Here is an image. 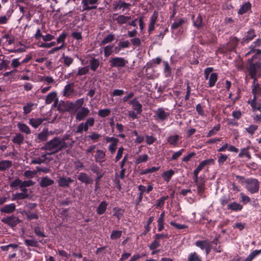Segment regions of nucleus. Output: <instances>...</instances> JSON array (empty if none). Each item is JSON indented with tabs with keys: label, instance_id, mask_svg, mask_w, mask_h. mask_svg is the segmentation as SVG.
<instances>
[{
	"label": "nucleus",
	"instance_id": "423d86ee",
	"mask_svg": "<svg viewBox=\"0 0 261 261\" xmlns=\"http://www.w3.org/2000/svg\"><path fill=\"white\" fill-rule=\"evenodd\" d=\"M2 221L12 227L16 226L20 222V220L19 219L18 217L14 215L3 218Z\"/></svg>",
	"mask_w": 261,
	"mask_h": 261
},
{
	"label": "nucleus",
	"instance_id": "052dcab7",
	"mask_svg": "<svg viewBox=\"0 0 261 261\" xmlns=\"http://www.w3.org/2000/svg\"><path fill=\"white\" fill-rule=\"evenodd\" d=\"M168 198V196H163L160 199L158 200L157 202L156 203V206L157 207H162L164 204L165 201Z\"/></svg>",
	"mask_w": 261,
	"mask_h": 261
},
{
	"label": "nucleus",
	"instance_id": "e2e57ef3",
	"mask_svg": "<svg viewBox=\"0 0 261 261\" xmlns=\"http://www.w3.org/2000/svg\"><path fill=\"white\" fill-rule=\"evenodd\" d=\"M25 244L29 246L37 247L38 246V241L33 240H25Z\"/></svg>",
	"mask_w": 261,
	"mask_h": 261
},
{
	"label": "nucleus",
	"instance_id": "9b49d317",
	"mask_svg": "<svg viewBox=\"0 0 261 261\" xmlns=\"http://www.w3.org/2000/svg\"><path fill=\"white\" fill-rule=\"evenodd\" d=\"M259 65L258 63H250L249 66V74L251 79L254 80L253 84H255V82L256 81V79L255 78V75L256 74V68L258 67Z\"/></svg>",
	"mask_w": 261,
	"mask_h": 261
},
{
	"label": "nucleus",
	"instance_id": "72a5a7b5",
	"mask_svg": "<svg viewBox=\"0 0 261 261\" xmlns=\"http://www.w3.org/2000/svg\"><path fill=\"white\" fill-rule=\"evenodd\" d=\"M243 206L241 204L233 202L228 205V208L232 211H240L242 209Z\"/></svg>",
	"mask_w": 261,
	"mask_h": 261
},
{
	"label": "nucleus",
	"instance_id": "a211bd4d",
	"mask_svg": "<svg viewBox=\"0 0 261 261\" xmlns=\"http://www.w3.org/2000/svg\"><path fill=\"white\" fill-rule=\"evenodd\" d=\"M105 156V152L102 150L98 149L96 150V154L95 155V161L101 164L104 161Z\"/></svg>",
	"mask_w": 261,
	"mask_h": 261
},
{
	"label": "nucleus",
	"instance_id": "c756f323",
	"mask_svg": "<svg viewBox=\"0 0 261 261\" xmlns=\"http://www.w3.org/2000/svg\"><path fill=\"white\" fill-rule=\"evenodd\" d=\"M12 141L14 143L20 145L23 143L24 137L21 134H17L15 136L13 137Z\"/></svg>",
	"mask_w": 261,
	"mask_h": 261
},
{
	"label": "nucleus",
	"instance_id": "58836bf2",
	"mask_svg": "<svg viewBox=\"0 0 261 261\" xmlns=\"http://www.w3.org/2000/svg\"><path fill=\"white\" fill-rule=\"evenodd\" d=\"M244 155H245L248 159H251V157L248 151V147L244 148L241 149L240 152L239 154V157L242 158Z\"/></svg>",
	"mask_w": 261,
	"mask_h": 261
},
{
	"label": "nucleus",
	"instance_id": "a18cd8bd",
	"mask_svg": "<svg viewBox=\"0 0 261 261\" xmlns=\"http://www.w3.org/2000/svg\"><path fill=\"white\" fill-rule=\"evenodd\" d=\"M111 113V110L109 109H101L98 111V114L101 117H106Z\"/></svg>",
	"mask_w": 261,
	"mask_h": 261
},
{
	"label": "nucleus",
	"instance_id": "f03ea898",
	"mask_svg": "<svg viewBox=\"0 0 261 261\" xmlns=\"http://www.w3.org/2000/svg\"><path fill=\"white\" fill-rule=\"evenodd\" d=\"M246 187L248 191L253 194L258 191L259 188V182L257 179L250 178L245 180Z\"/></svg>",
	"mask_w": 261,
	"mask_h": 261
},
{
	"label": "nucleus",
	"instance_id": "37998d69",
	"mask_svg": "<svg viewBox=\"0 0 261 261\" xmlns=\"http://www.w3.org/2000/svg\"><path fill=\"white\" fill-rule=\"evenodd\" d=\"M148 156L147 154H143L142 155H140L137 159L135 160L136 164H139L142 162H145L148 160Z\"/></svg>",
	"mask_w": 261,
	"mask_h": 261
},
{
	"label": "nucleus",
	"instance_id": "f8f14e48",
	"mask_svg": "<svg viewBox=\"0 0 261 261\" xmlns=\"http://www.w3.org/2000/svg\"><path fill=\"white\" fill-rule=\"evenodd\" d=\"M73 182V180L70 177H60L58 180V186L62 188H67L70 183Z\"/></svg>",
	"mask_w": 261,
	"mask_h": 261
},
{
	"label": "nucleus",
	"instance_id": "412c9836",
	"mask_svg": "<svg viewBox=\"0 0 261 261\" xmlns=\"http://www.w3.org/2000/svg\"><path fill=\"white\" fill-rule=\"evenodd\" d=\"M194 182L197 186L198 193L200 194H202L204 190L205 181L202 179L198 180V177H197L196 180V178H194Z\"/></svg>",
	"mask_w": 261,
	"mask_h": 261
},
{
	"label": "nucleus",
	"instance_id": "39448f33",
	"mask_svg": "<svg viewBox=\"0 0 261 261\" xmlns=\"http://www.w3.org/2000/svg\"><path fill=\"white\" fill-rule=\"evenodd\" d=\"M75 119L77 121H82L85 119L89 114L90 110L86 107H82L76 110Z\"/></svg>",
	"mask_w": 261,
	"mask_h": 261
},
{
	"label": "nucleus",
	"instance_id": "20e7f679",
	"mask_svg": "<svg viewBox=\"0 0 261 261\" xmlns=\"http://www.w3.org/2000/svg\"><path fill=\"white\" fill-rule=\"evenodd\" d=\"M109 62L111 67L122 68L128 63V61L123 58L115 57L111 59Z\"/></svg>",
	"mask_w": 261,
	"mask_h": 261
},
{
	"label": "nucleus",
	"instance_id": "8fccbe9b",
	"mask_svg": "<svg viewBox=\"0 0 261 261\" xmlns=\"http://www.w3.org/2000/svg\"><path fill=\"white\" fill-rule=\"evenodd\" d=\"M113 48V45H107L104 48L105 57H108L112 54Z\"/></svg>",
	"mask_w": 261,
	"mask_h": 261
},
{
	"label": "nucleus",
	"instance_id": "3c124183",
	"mask_svg": "<svg viewBox=\"0 0 261 261\" xmlns=\"http://www.w3.org/2000/svg\"><path fill=\"white\" fill-rule=\"evenodd\" d=\"M101 135L97 133L93 132L90 135L88 136V138L93 142H96L99 140Z\"/></svg>",
	"mask_w": 261,
	"mask_h": 261
},
{
	"label": "nucleus",
	"instance_id": "79ce46f5",
	"mask_svg": "<svg viewBox=\"0 0 261 261\" xmlns=\"http://www.w3.org/2000/svg\"><path fill=\"white\" fill-rule=\"evenodd\" d=\"M34 105L33 103L29 102L27 105L24 106L23 107L24 114L26 115L30 113L32 110V107Z\"/></svg>",
	"mask_w": 261,
	"mask_h": 261
},
{
	"label": "nucleus",
	"instance_id": "bb28decb",
	"mask_svg": "<svg viewBox=\"0 0 261 261\" xmlns=\"http://www.w3.org/2000/svg\"><path fill=\"white\" fill-rule=\"evenodd\" d=\"M30 195L28 193H17L12 195V200H18L24 199L29 198Z\"/></svg>",
	"mask_w": 261,
	"mask_h": 261
},
{
	"label": "nucleus",
	"instance_id": "4468645a",
	"mask_svg": "<svg viewBox=\"0 0 261 261\" xmlns=\"http://www.w3.org/2000/svg\"><path fill=\"white\" fill-rule=\"evenodd\" d=\"M16 210V205L15 203H10L5 205L4 207L0 209L2 213L11 214Z\"/></svg>",
	"mask_w": 261,
	"mask_h": 261
},
{
	"label": "nucleus",
	"instance_id": "dca6fc26",
	"mask_svg": "<svg viewBox=\"0 0 261 261\" xmlns=\"http://www.w3.org/2000/svg\"><path fill=\"white\" fill-rule=\"evenodd\" d=\"M155 114L158 117L159 119L162 121L167 119L170 115L169 112H166L165 110L162 108L158 109Z\"/></svg>",
	"mask_w": 261,
	"mask_h": 261
},
{
	"label": "nucleus",
	"instance_id": "c9c22d12",
	"mask_svg": "<svg viewBox=\"0 0 261 261\" xmlns=\"http://www.w3.org/2000/svg\"><path fill=\"white\" fill-rule=\"evenodd\" d=\"M179 140V137L177 135H175L174 136H172L169 137L168 138V142L171 145L175 146L178 141Z\"/></svg>",
	"mask_w": 261,
	"mask_h": 261
},
{
	"label": "nucleus",
	"instance_id": "5fc2aeb1",
	"mask_svg": "<svg viewBox=\"0 0 261 261\" xmlns=\"http://www.w3.org/2000/svg\"><path fill=\"white\" fill-rule=\"evenodd\" d=\"M62 59L63 60V63L65 66L68 67L72 64L73 62V59L72 58L69 57L68 56H63Z\"/></svg>",
	"mask_w": 261,
	"mask_h": 261
},
{
	"label": "nucleus",
	"instance_id": "f257e3e1",
	"mask_svg": "<svg viewBox=\"0 0 261 261\" xmlns=\"http://www.w3.org/2000/svg\"><path fill=\"white\" fill-rule=\"evenodd\" d=\"M68 138V136H65L63 138L55 137L53 139L47 142L45 145L41 148V150L47 151L49 155L54 154L63 148H66L67 145L65 140Z\"/></svg>",
	"mask_w": 261,
	"mask_h": 261
},
{
	"label": "nucleus",
	"instance_id": "f704fd0d",
	"mask_svg": "<svg viewBox=\"0 0 261 261\" xmlns=\"http://www.w3.org/2000/svg\"><path fill=\"white\" fill-rule=\"evenodd\" d=\"M84 102V98H80L73 102V110H77L83 107Z\"/></svg>",
	"mask_w": 261,
	"mask_h": 261
},
{
	"label": "nucleus",
	"instance_id": "0eeeda50",
	"mask_svg": "<svg viewBox=\"0 0 261 261\" xmlns=\"http://www.w3.org/2000/svg\"><path fill=\"white\" fill-rule=\"evenodd\" d=\"M214 163V160L211 159L206 160H204L200 162L196 169L194 171L193 174L194 178L197 179V178L198 177V173L203 168L207 165L213 164Z\"/></svg>",
	"mask_w": 261,
	"mask_h": 261
},
{
	"label": "nucleus",
	"instance_id": "c85d7f7f",
	"mask_svg": "<svg viewBox=\"0 0 261 261\" xmlns=\"http://www.w3.org/2000/svg\"><path fill=\"white\" fill-rule=\"evenodd\" d=\"M251 8V5L249 2L245 3L241 6L239 10L238 13L240 15H242L247 12Z\"/></svg>",
	"mask_w": 261,
	"mask_h": 261
},
{
	"label": "nucleus",
	"instance_id": "338daca9",
	"mask_svg": "<svg viewBox=\"0 0 261 261\" xmlns=\"http://www.w3.org/2000/svg\"><path fill=\"white\" fill-rule=\"evenodd\" d=\"M34 232L37 236L39 237L43 238L46 237V236L44 234V232L40 229V228L39 227H36L34 228Z\"/></svg>",
	"mask_w": 261,
	"mask_h": 261
},
{
	"label": "nucleus",
	"instance_id": "ea45409f",
	"mask_svg": "<svg viewBox=\"0 0 261 261\" xmlns=\"http://www.w3.org/2000/svg\"><path fill=\"white\" fill-rule=\"evenodd\" d=\"M187 261H201V258L195 252L189 254Z\"/></svg>",
	"mask_w": 261,
	"mask_h": 261
},
{
	"label": "nucleus",
	"instance_id": "4be33fe9",
	"mask_svg": "<svg viewBox=\"0 0 261 261\" xmlns=\"http://www.w3.org/2000/svg\"><path fill=\"white\" fill-rule=\"evenodd\" d=\"M45 120L43 118H31L29 120V123L34 128H37Z\"/></svg>",
	"mask_w": 261,
	"mask_h": 261
},
{
	"label": "nucleus",
	"instance_id": "69168bd1",
	"mask_svg": "<svg viewBox=\"0 0 261 261\" xmlns=\"http://www.w3.org/2000/svg\"><path fill=\"white\" fill-rule=\"evenodd\" d=\"M258 126L255 125H251L248 128H246V131L250 134L253 135L255 131L257 129Z\"/></svg>",
	"mask_w": 261,
	"mask_h": 261
},
{
	"label": "nucleus",
	"instance_id": "cd10ccee",
	"mask_svg": "<svg viewBox=\"0 0 261 261\" xmlns=\"http://www.w3.org/2000/svg\"><path fill=\"white\" fill-rule=\"evenodd\" d=\"M107 205H108V203H107L106 201H102L99 204V205H98V206L96 210L97 213L99 215L103 214L105 212V211L107 209Z\"/></svg>",
	"mask_w": 261,
	"mask_h": 261
},
{
	"label": "nucleus",
	"instance_id": "c03bdc74",
	"mask_svg": "<svg viewBox=\"0 0 261 261\" xmlns=\"http://www.w3.org/2000/svg\"><path fill=\"white\" fill-rule=\"evenodd\" d=\"M114 39V35L109 34L105 37L101 42V45H105L108 43L112 42Z\"/></svg>",
	"mask_w": 261,
	"mask_h": 261
},
{
	"label": "nucleus",
	"instance_id": "774afa93",
	"mask_svg": "<svg viewBox=\"0 0 261 261\" xmlns=\"http://www.w3.org/2000/svg\"><path fill=\"white\" fill-rule=\"evenodd\" d=\"M252 93L254 95H256L257 94H259L261 95V88H259L258 84L254 85L252 89Z\"/></svg>",
	"mask_w": 261,
	"mask_h": 261
},
{
	"label": "nucleus",
	"instance_id": "a878e982",
	"mask_svg": "<svg viewBox=\"0 0 261 261\" xmlns=\"http://www.w3.org/2000/svg\"><path fill=\"white\" fill-rule=\"evenodd\" d=\"M48 133L47 130H43L37 135V139L39 140L38 142L46 141L48 137Z\"/></svg>",
	"mask_w": 261,
	"mask_h": 261
},
{
	"label": "nucleus",
	"instance_id": "a19ab883",
	"mask_svg": "<svg viewBox=\"0 0 261 261\" xmlns=\"http://www.w3.org/2000/svg\"><path fill=\"white\" fill-rule=\"evenodd\" d=\"M21 184L22 181L19 178H16L11 182L10 186L12 189H17L18 187L20 188Z\"/></svg>",
	"mask_w": 261,
	"mask_h": 261
},
{
	"label": "nucleus",
	"instance_id": "aec40b11",
	"mask_svg": "<svg viewBox=\"0 0 261 261\" xmlns=\"http://www.w3.org/2000/svg\"><path fill=\"white\" fill-rule=\"evenodd\" d=\"M131 16H130L120 15L115 18V20L117 21L119 25H122L128 22L131 19Z\"/></svg>",
	"mask_w": 261,
	"mask_h": 261
},
{
	"label": "nucleus",
	"instance_id": "09e8293b",
	"mask_svg": "<svg viewBox=\"0 0 261 261\" xmlns=\"http://www.w3.org/2000/svg\"><path fill=\"white\" fill-rule=\"evenodd\" d=\"M122 231L121 230H113L110 236L112 240L117 239L121 236Z\"/></svg>",
	"mask_w": 261,
	"mask_h": 261
},
{
	"label": "nucleus",
	"instance_id": "9d476101",
	"mask_svg": "<svg viewBox=\"0 0 261 261\" xmlns=\"http://www.w3.org/2000/svg\"><path fill=\"white\" fill-rule=\"evenodd\" d=\"M91 171L94 173H96L98 176L96 178L95 181V190L99 188V181L101 178L102 177L103 175V173H101L99 167L96 165H93L91 168Z\"/></svg>",
	"mask_w": 261,
	"mask_h": 261
},
{
	"label": "nucleus",
	"instance_id": "f3484780",
	"mask_svg": "<svg viewBox=\"0 0 261 261\" xmlns=\"http://www.w3.org/2000/svg\"><path fill=\"white\" fill-rule=\"evenodd\" d=\"M78 180L81 182L86 184H89L92 182V179L86 173L81 172L77 177Z\"/></svg>",
	"mask_w": 261,
	"mask_h": 261
},
{
	"label": "nucleus",
	"instance_id": "680f3d73",
	"mask_svg": "<svg viewBox=\"0 0 261 261\" xmlns=\"http://www.w3.org/2000/svg\"><path fill=\"white\" fill-rule=\"evenodd\" d=\"M25 214L26 216L27 217V218L29 220L37 219L38 218V216L36 214L31 213L30 211L26 212Z\"/></svg>",
	"mask_w": 261,
	"mask_h": 261
},
{
	"label": "nucleus",
	"instance_id": "4c0bfd02",
	"mask_svg": "<svg viewBox=\"0 0 261 261\" xmlns=\"http://www.w3.org/2000/svg\"><path fill=\"white\" fill-rule=\"evenodd\" d=\"M194 25L199 29L202 27V18L200 15H198L195 19H194Z\"/></svg>",
	"mask_w": 261,
	"mask_h": 261
},
{
	"label": "nucleus",
	"instance_id": "bf43d9fd",
	"mask_svg": "<svg viewBox=\"0 0 261 261\" xmlns=\"http://www.w3.org/2000/svg\"><path fill=\"white\" fill-rule=\"evenodd\" d=\"M113 211L115 212L114 216H116L118 220H120L123 215V211L120 208H114Z\"/></svg>",
	"mask_w": 261,
	"mask_h": 261
},
{
	"label": "nucleus",
	"instance_id": "7c9ffc66",
	"mask_svg": "<svg viewBox=\"0 0 261 261\" xmlns=\"http://www.w3.org/2000/svg\"><path fill=\"white\" fill-rule=\"evenodd\" d=\"M218 80V74L216 73H212L209 77L208 86L210 87H213Z\"/></svg>",
	"mask_w": 261,
	"mask_h": 261
},
{
	"label": "nucleus",
	"instance_id": "5701e85b",
	"mask_svg": "<svg viewBox=\"0 0 261 261\" xmlns=\"http://www.w3.org/2000/svg\"><path fill=\"white\" fill-rule=\"evenodd\" d=\"M94 122V119L92 117H89L87 119L86 121L83 122L84 131L87 132L88 130L89 127L93 126Z\"/></svg>",
	"mask_w": 261,
	"mask_h": 261
},
{
	"label": "nucleus",
	"instance_id": "b1692460",
	"mask_svg": "<svg viewBox=\"0 0 261 261\" xmlns=\"http://www.w3.org/2000/svg\"><path fill=\"white\" fill-rule=\"evenodd\" d=\"M17 126L19 130L22 133H25L27 135H29L31 133L29 127L24 123L19 122L17 124Z\"/></svg>",
	"mask_w": 261,
	"mask_h": 261
},
{
	"label": "nucleus",
	"instance_id": "2f4dec72",
	"mask_svg": "<svg viewBox=\"0 0 261 261\" xmlns=\"http://www.w3.org/2000/svg\"><path fill=\"white\" fill-rule=\"evenodd\" d=\"M56 98H57L56 92L54 91L49 93L46 96L45 103L47 105L51 103Z\"/></svg>",
	"mask_w": 261,
	"mask_h": 261
},
{
	"label": "nucleus",
	"instance_id": "49530a36",
	"mask_svg": "<svg viewBox=\"0 0 261 261\" xmlns=\"http://www.w3.org/2000/svg\"><path fill=\"white\" fill-rule=\"evenodd\" d=\"M18 246L16 244H10L6 246H3L1 247V249L5 251H8L9 249H12L13 250H15L18 248Z\"/></svg>",
	"mask_w": 261,
	"mask_h": 261
},
{
	"label": "nucleus",
	"instance_id": "393cba45",
	"mask_svg": "<svg viewBox=\"0 0 261 261\" xmlns=\"http://www.w3.org/2000/svg\"><path fill=\"white\" fill-rule=\"evenodd\" d=\"M255 53V54L252 56L251 59H249L248 61L250 63H252V62L256 59H259L261 55V50L257 49V50H251L247 54H246V56H247L248 55Z\"/></svg>",
	"mask_w": 261,
	"mask_h": 261
},
{
	"label": "nucleus",
	"instance_id": "de8ad7c7",
	"mask_svg": "<svg viewBox=\"0 0 261 261\" xmlns=\"http://www.w3.org/2000/svg\"><path fill=\"white\" fill-rule=\"evenodd\" d=\"M255 36V32L253 30H251L247 32V35L244 40V41L249 42L252 40Z\"/></svg>",
	"mask_w": 261,
	"mask_h": 261
},
{
	"label": "nucleus",
	"instance_id": "473e14b6",
	"mask_svg": "<svg viewBox=\"0 0 261 261\" xmlns=\"http://www.w3.org/2000/svg\"><path fill=\"white\" fill-rule=\"evenodd\" d=\"M90 69L93 71H95L99 65V61L98 59L93 58L90 61Z\"/></svg>",
	"mask_w": 261,
	"mask_h": 261
},
{
	"label": "nucleus",
	"instance_id": "6e6d98bb",
	"mask_svg": "<svg viewBox=\"0 0 261 261\" xmlns=\"http://www.w3.org/2000/svg\"><path fill=\"white\" fill-rule=\"evenodd\" d=\"M89 71V68L88 66L83 67L79 69L78 72L76 74L77 76H81L83 75H85L88 73Z\"/></svg>",
	"mask_w": 261,
	"mask_h": 261
},
{
	"label": "nucleus",
	"instance_id": "1a4fd4ad",
	"mask_svg": "<svg viewBox=\"0 0 261 261\" xmlns=\"http://www.w3.org/2000/svg\"><path fill=\"white\" fill-rule=\"evenodd\" d=\"M73 87V83H70L65 85L63 91V96L67 98L72 97L74 92Z\"/></svg>",
	"mask_w": 261,
	"mask_h": 261
},
{
	"label": "nucleus",
	"instance_id": "2eb2a0df",
	"mask_svg": "<svg viewBox=\"0 0 261 261\" xmlns=\"http://www.w3.org/2000/svg\"><path fill=\"white\" fill-rule=\"evenodd\" d=\"M54 184V180L48 176L42 177L39 182V185L41 187L46 188L51 186Z\"/></svg>",
	"mask_w": 261,
	"mask_h": 261
},
{
	"label": "nucleus",
	"instance_id": "7ed1b4c3",
	"mask_svg": "<svg viewBox=\"0 0 261 261\" xmlns=\"http://www.w3.org/2000/svg\"><path fill=\"white\" fill-rule=\"evenodd\" d=\"M73 102L70 101L61 100L58 106V111L64 112H70L73 110Z\"/></svg>",
	"mask_w": 261,
	"mask_h": 261
},
{
	"label": "nucleus",
	"instance_id": "13d9d810",
	"mask_svg": "<svg viewBox=\"0 0 261 261\" xmlns=\"http://www.w3.org/2000/svg\"><path fill=\"white\" fill-rule=\"evenodd\" d=\"M36 174V171L27 170L24 172V176L28 178H32L34 177Z\"/></svg>",
	"mask_w": 261,
	"mask_h": 261
},
{
	"label": "nucleus",
	"instance_id": "864d4df0",
	"mask_svg": "<svg viewBox=\"0 0 261 261\" xmlns=\"http://www.w3.org/2000/svg\"><path fill=\"white\" fill-rule=\"evenodd\" d=\"M208 243L209 242L206 240L197 241L196 242L195 245L196 246L200 248L201 249H204Z\"/></svg>",
	"mask_w": 261,
	"mask_h": 261
},
{
	"label": "nucleus",
	"instance_id": "603ef678",
	"mask_svg": "<svg viewBox=\"0 0 261 261\" xmlns=\"http://www.w3.org/2000/svg\"><path fill=\"white\" fill-rule=\"evenodd\" d=\"M220 128V125L219 124L215 126L212 129L209 131L208 133L206 135V137H210L212 136L215 135Z\"/></svg>",
	"mask_w": 261,
	"mask_h": 261
},
{
	"label": "nucleus",
	"instance_id": "ddd939ff",
	"mask_svg": "<svg viewBox=\"0 0 261 261\" xmlns=\"http://www.w3.org/2000/svg\"><path fill=\"white\" fill-rule=\"evenodd\" d=\"M129 103L133 106V109L137 112L138 114L141 113L142 112V106L139 102L137 97L130 100Z\"/></svg>",
	"mask_w": 261,
	"mask_h": 261
},
{
	"label": "nucleus",
	"instance_id": "6e6552de",
	"mask_svg": "<svg viewBox=\"0 0 261 261\" xmlns=\"http://www.w3.org/2000/svg\"><path fill=\"white\" fill-rule=\"evenodd\" d=\"M82 3L83 5V11H89L97 8V6L94 5L97 4L98 0H82Z\"/></svg>",
	"mask_w": 261,
	"mask_h": 261
},
{
	"label": "nucleus",
	"instance_id": "0e129e2a",
	"mask_svg": "<svg viewBox=\"0 0 261 261\" xmlns=\"http://www.w3.org/2000/svg\"><path fill=\"white\" fill-rule=\"evenodd\" d=\"M130 45V43L128 41H125L120 42L118 43L119 48L118 51H120L122 48L128 47Z\"/></svg>",
	"mask_w": 261,
	"mask_h": 261
},
{
	"label": "nucleus",
	"instance_id": "6ab92c4d",
	"mask_svg": "<svg viewBox=\"0 0 261 261\" xmlns=\"http://www.w3.org/2000/svg\"><path fill=\"white\" fill-rule=\"evenodd\" d=\"M12 166V162L10 160L0 161V171H4Z\"/></svg>",
	"mask_w": 261,
	"mask_h": 261
},
{
	"label": "nucleus",
	"instance_id": "4d7b16f0",
	"mask_svg": "<svg viewBox=\"0 0 261 261\" xmlns=\"http://www.w3.org/2000/svg\"><path fill=\"white\" fill-rule=\"evenodd\" d=\"M185 22L184 19H180L178 21H175L171 25V29L175 30L180 27Z\"/></svg>",
	"mask_w": 261,
	"mask_h": 261
},
{
	"label": "nucleus",
	"instance_id": "e433bc0d",
	"mask_svg": "<svg viewBox=\"0 0 261 261\" xmlns=\"http://www.w3.org/2000/svg\"><path fill=\"white\" fill-rule=\"evenodd\" d=\"M174 173V171L171 169L167 171L164 172L163 175V177H164V180L168 182L171 179V178Z\"/></svg>",
	"mask_w": 261,
	"mask_h": 261
}]
</instances>
